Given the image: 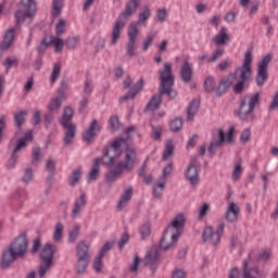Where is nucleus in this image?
<instances>
[{"label":"nucleus","mask_w":278,"mask_h":278,"mask_svg":"<svg viewBox=\"0 0 278 278\" xmlns=\"http://www.w3.org/2000/svg\"><path fill=\"white\" fill-rule=\"evenodd\" d=\"M122 147H125V159L124 162L118 161L116 163V160L123 155V150L121 149ZM136 149L129 147L127 139L123 137L116 138L111 142L110 146L104 147L101 157L93 159L91 168L87 174V182L90 184L92 181H97L99 178L101 163V165L106 166V168H112V166L116 164L114 168L109 169L105 173V182L114 184L116 179L123 175L124 170H134V166H136Z\"/></svg>","instance_id":"1"},{"label":"nucleus","mask_w":278,"mask_h":278,"mask_svg":"<svg viewBox=\"0 0 278 278\" xmlns=\"http://www.w3.org/2000/svg\"><path fill=\"white\" fill-rule=\"evenodd\" d=\"M27 249H29V239H27V232L23 231L9 244V247L2 250L0 268L2 270H8L16 260H23V257L27 255Z\"/></svg>","instance_id":"2"},{"label":"nucleus","mask_w":278,"mask_h":278,"mask_svg":"<svg viewBox=\"0 0 278 278\" xmlns=\"http://www.w3.org/2000/svg\"><path fill=\"white\" fill-rule=\"evenodd\" d=\"M186 217H184V214L180 213L174 217L160 240V251H170V249H175V244H177L179 236H181V231H184Z\"/></svg>","instance_id":"3"},{"label":"nucleus","mask_w":278,"mask_h":278,"mask_svg":"<svg viewBox=\"0 0 278 278\" xmlns=\"http://www.w3.org/2000/svg\"><path fill=\"white\" fill-rule=\"evenodd\" d=\"M257 105H260V92L247 93L240 98L238 108L233 110V114L243 123L255 121V108Z\"/></svg>","instance_id":"4"},{"label":"nucleus","mask_w":278,"mask_h":278,"mask_svg":"<svg viewBox=\"0 0 278 278\" xmlns=\"http://www.w3.org/2000/svg\"><path fill=\"white\" fill-rule=\"evenodd\" d=\"M140 5V0H128L124 7V12L117 16L115 24L113 25L111 33V45H116L118 38H121V29H125L127 21L131 18V15L137 12Z\"/></svg>","instance_id":"5"},{"label":"nucleus","mask_w":278,"mask_h":278,"mask_svg":"<svg viewBox=\"0 0 278 278\" xmlns=\"http://www.w3.org/2000/svg\"><path fill=\"white\" fill-rule=\"evenodd\" d=\"M160 85L159 93L162 97L166 94L168 99H175L177 97V91L173 90L175 86V76H173V66L169 63L164 64V70L160 72Z\"/></svg>","instance_id":"6"},{"label":"nucleus","mask_w":278,"mask_h":278,"mask_svg":"<svg viewBox=\"0 0 278 278\" xmlns=\"http://www.w3.org/2000/svg\"><path fill=\"white\" fill-rule=\"evenodd\" d=\"M203 88L206 94L215 92L216 97H223L229 88H231V76L220 78L217 87L214 76H207L203 81Z\"/></svg>","instance_id":"7"},{"label":"nucleus","mask_w":278,"mask_h":278,"mask_svg":"<svg viewBox=\"0 0 278 278\" xmlns=\"http://www.w3.org/2000/svg\"><path fill=\"white\" fill-rule=\"evenodd\" d=\"M251 62H253V53L251 51H247L241 65V80H238L232 88L235 94H242L244 92L247 81L251 79Z\"/></svg>","instance_id":"8"},{"label":"nucleus","mask_w":278,"mask_h":278,"mask_svg":"<svg viewBox=\"0 0 278 278\" xmlns=\"http://www.w3.org/2000/svg\"><path fill=\"white\" fill-rule=\"evenodd\" d=\"M235 134H236V127L233 126L229 127L226 135L223 129H218V132H217L218 139L215 141H212L207 148L208 157H214V155H216V149L225 144V138H226L227 144H236Z\"/></svg>","instance_id":"9"},{"label":"nucleus","mask_w":278,"mask_h":278,"mask_svg":"<svg viewBox=\"0 0 278 278\" xmlns=\"http://www.w3.org/2000/svg\"><path fill=\"white\" fill-rule=\"evenodd\" d=\"M23 10L18 9L14 13L15 24L18 27L21 23H25V18H34L36 16V0H20Z\"/></svg>","instance_id":"10"},{"label":"nucleus","mask_w":278,"mask_h":278,"mask_svg":"<svg viewBox=\"0 0 278 278\" xmlns=\"http://www.w3.org/2000/svg\"><path fill=\"white\" fill-rule=\"evenodd\" d=\"M53 255H55V245L46 243L39 254V257L41 258L38 269L39 277H45V275H47V269L51 268V264H53Z\"/></svg>","instance_id":"11"},{"label":"nucleus","mask_w":278,"mask_h":278,"mask_svg":"<svg viewBox=\"0 0 278 278\" xmlns=\"http://www.w3.org/2000/svg\"><path fill=\"white\" fill-rule=\"evenodd\" d=\"M29 142H34V131L31 130L24 132V136L20 140H17L16 146L13 149L11 157L7 165L8 170H12V168L16 166V162L18 160V155H16V153H18L21 149H25L27 144H29Z\"/></svg>","instance_id":"12"},{"label":"nucleus","mask_w":278,"mask_h":278,"mask_svg":"<svg viewBox=\"0 0 278 278\" xmlns=\"http://www.w3.org/2000/svg\"><path fill=\"white\" fill-rule=\"evenodd\" d=\"M273 60L271 54H265L261 58L257 64V72L255 76V84L262 88L268 81V65Z\"/></svg>","instance_id":"13"},{"label":"nucleus","mask_w":278,"mask_h":278,"mask_svg":"<svg viewBox=\"0 0 278 278\" xmlns=\"http://www.w3.org/2000/svg\"><path fill=\"white\" fill-rule=\"evenodd\" d=\"M223 231H225V223L220 222L216 228V231L212 229L211 226H206L202 232V241L208 242L213 247H216L218 242H220V238L223 237Z\"/></svg>","instance_id":"14"},{"label":"nucleus","mask_w":278,"mask_h":278,"mask_svg":"<svg viewBox=\"0 0 278 278\" xmlns=\"http://www.w3.org/2000/svg\"><path fill=\"white\" fill-rule=\"evenodd\" d=\"M199 173H201V163L199 162V159L193 157L190 160L189 165L185 170V178L187 179V181H189L190 186L192 187L199 186V181H200Z\"/></svg>","instance_id":"15"},{"label":"nucleus","mask_w":278,"mask_h":278,"mask_svg":"<svg viewBox=\"0 0 278 278\" xmlns=\"http://www.w3.org/2000/svg\"><path fill=\"white\" fill-rule=\"evenodd\" d=\"M143 265L151 270V277H153L160 268V251L157 249L148 251L143 257Z\"/></svg>","instance_id":"16"},{"label":"nucleus","mask_w":278,"mask_h":278,"mask_svg":"<svg viewBox=\"0 0 278 278\" xmlns=\"http://www.w3.org/2000/svg\"><path fill=\"white\" fill-rule=\"evenodd\" d=\"M242 278H265L268 276V271L260 269L258 267H249V261L243 262Z\"/></svg>","instance_id":"17"},{"label":"nucleus","mask_w":278,"mask_h":278,"mask_svg":"<svg viewBox=\"0 0 278 278\" xmlns=\"http://www.w3.org/2000/svg\"><path fill=\"white\" fill-rule=\"evenodd\" d=\"M16 36L15 28H9L4 33L2 41H0V62L3 58V51H10V47L14 43V38Z\"/></svg>","instance_id":"18"},{"label":"nucleus","mask_w":278,"mask_h":278,"mask_svg":"<svg viewBox=\"0 0 278 278\" xmlns=\"http://www.w3.org/2000/svg\"><path fill=\"white\" fill-rule=\"evenodd\" d=\"M97 131H101L99 121L92 119L88 129L83 132V140L86 142V144H92V142H94V138H97Z\"/></svg>","instance_id":"19"},{"label":"nucleus","mask_w":278,"mask_h":278,"mask_svg":"<svg viewBox=\"0 0 278 278\" xmlns=\"http://www.w3.org/2000/svg\"><path fill=\"white\" fill-rule=\"evenodd\" d=\"M142 90H144V78L137 80L128 92L119 98V103H125V101H129V99H136L138 93L142 92Z\"/></svg>","instance_id":"20"},{"label":"nucleus","mask_w":278,"mask_h":278,"mask_svg":"<svg viewBox=\"0 0 278 278\" xmlns=\"http://www.w3.org/2000/svg\"><path fill=\"white\" fill-rule=\"evenodd\" d=\"M88 204V199L86 198V193H81L74 202V207L72 210V217L77 218L81 214V210L86 207Z\"/></svg>","instance_id":"21"},{"label":"nucleus","mask_w":278,"mask_h":278,"mask_svg":"<svg viewBox=\"0 0 278 278\" xmlns=\"http://www.w3.org/2000/svg\"><path fill=\"white\" fill-rule=\"evenodd\" d=\"M194 74L192 70V63L188 61H184L182 66L180 67V79L184 84H188V81L192 80V75Z\"/></svg>","instance_id":"22"},{"label":"nucleus","mask_w":278,"mask_h":278,"mask_svg":"<svg viewBox=\"0 0 278 278\" xmlns=\"http://www.w3.org/2000/svg\"><path fill=\"white\" fill-rule=\"evenodd\" d=\"M71 121H73V108L65 106L59 123L62 127L75 126V124L71 123Z\"/></svg>","instance_id":"23"},{"label":"nucleus","mask_w":278,"mask_h":278,"mask_svg":"<svg viewBox=\"0 0 278 278\" xmlns=\"http://www.w3.org/2000/svg\"><path fill=\"white\" fill-rule=\"evenodd\" d=\"M240 214V207L236 205V203H230L227 212L225 213V218L228 223H237L238 215Z\"/></svg>","instance_id":"24"},{"label":"nucleus","mask_w":278,"mask_h":278,"mask_svg":"<svg viewBox=\"0 0 278 278\" xmlns=\"http://www.w3.org/2000/svg\"><path fill=\"white\" fill-rule=\"evenodd\" d=\"M131 197H134V189L130 187L121 195L116 206L117 212H123V207H125L127 203L131 201Z\"/></svg>","instance_id":"25"},{"label":"nucleus","mask_w":278,"mask_h":278,"mask_svg":"<svg viewBox=\"0 0 278 278\" xmlns=\"http://www.w3.org/2000/svg\"><path fill=\"white\" fill-rule=\"evenodd\" d=\"M160 105H162V96L159 92L151 97L144 110L146 112H155V110H160Z\"/></svg>","instance_id":"26"},{"label":"nucleus","mask_w":278,"mask_h":278,"mask_svg":"<svg viewBox=\"0 0 278 278\" xmlns=\"http://www.w3.org/2000/svg\"><path fill=\"white\" fill-rule=\"evenodd\" d=\"M201 108V100L193 99L187 106V121H192Z\"/></svg>","instance_id":"27"},{"label":"nucleus","mask_w":278,"mask_h":278,"mask_svg":"<svg viewBox=\"0 0 278 278\" xmlns=\"http://www.w3.org/2000/svg\"><path fill=\"white\" fill-rule=\"evenodd\" d=\"M90 248L86 242L80 241L76 247V257L90 258Z\"/></svg>","instance_id":"28"},{"label":"nucleus","mask_w":278,"mask_h":278,"mask_svg":"<svg viewBox=\"0 0 278 278\" xmlns=\"http://www.w3.org/2000/svg\"><path fill=\"white\" fill-rule=\"evenodd\" d=\"M63 129H66L63 138V142L65 146H68L71 144V142H73V138H75L77 126H67V127H63Z\"/></svg>","instance_id":"29"},{"label":"nucleus","mask_w":278,"mask_h":278,"mask_svg":"<svg viewBox=\"0 0 278 278\" xmlns=\"http://www.w3.org/2000/svg\"><path fill=\"white\" fill-rule=\"evenodd\" d=\"M25 116H27V112L25 111H18L13 115L16 129H23V125H25Z\"/></svg>","instance_id":"30"},{"label":"nucleus","mask_w":278,"mask_h":278,"mask_svg":"<svg viewBox=\"0 0 278 278\" xmlns=\"http://www.w3.org/2000/svg\"><path fill=\"white\" fill-rule=\"evenodd\" d=\"M62 8H64V0H52L51 17L58 18L62 14Z\"/></svg>","instance_id":"31"},{"label":"nucleus","mask_w":278,"mask_h":278,"mask_svg":"<svg viewBox=\"0 0 278 278\" xmlns=\"http://www.w3.org/2000/svg\"><path fill=\"white\" fill-rule=\"evenodd\" d=\"M88 264H90V258L77 257L76 262V274L84 275L86 273V268H88Z\"/></svg>","instance_id":"32"},{"label":"nucleus","mask_w":278,"mask_h":278,"mask_svg":"<svg viewBox=\"0 0 278 278\" xmlns=\"http://www.w3.org/2000/svg\"><path fill=\"white\" fill-rule=\"evenodd\" d=\"M213 41L217 46L225 45V42L229 41V35H227V29H225V27H222L219 33L214 37Z\"/></svg>","instance_id":"33"},{"label":"nucleus","mask_w":278,"mask_h":278,"mask_svg":"<svg viewBox=\"0 0 278 278\" xmlns=\"http://www.w3.org/2000/svg\"><path fill=\"white\" fill-rule=\"evenodd\" d=\"M2 65L5 68V73H10L11 68H16L18 66V59L16 56H8L3 62Z\"/></svg>","instance_id":"34"},{"label":"nucleus","mask_w":278,"mask_h":278,"mask_svg":"<svg viewBox=\"0 0 278 278\" xmlns=\"http://www.w3.org/2000/svg\"><path fill=\"white\" fill-rule=\"evenodd\" d=\"M63 100L60 98H53L48 104L49 113L53 114V112H60V108H62Z\"/></svg>","instance_id":"35"},{"label":"nucleus","mask_w":278,"mask_h":278,"mask_svg":"<svg viewBox=\"0 0 278 278\" xmlns=\"http://www.w3.org/2000/svg\"><path fill=\"white\" fill-rule=\"evenodd\" d=\"M184 127V119L181 117H176L169 123V131L177 134V131H181Z\"/></svg>","instance_id":"36"},{"label":"nucleus","mask_w":278,"mask_h":278,"mask_svg":"<svg viewBox=\"0 0 278 278\" xmlns=\"http://www.w3.org/2000/svg\"><path fill=\"white\" fill-rule=\"evenodd\" d=\"M60 73H62V65L56 63L53 65L51 74H50V84L53 86L55 81H58V77H60Z\"/></svg>","instance_id":"37"},{"label":"nucleus","mask_w":278,"mask_h":278,"mask_svg":"<svg viewBox=\"0 0 278 278\" xmlns=\"http://www.w3.org/2000/svg\"><path fill=\"white\" fill-rule=\"evenodd\" d=\"M139 236L141 240H147L151 236V223H144L140 226Z\"/></svg>","instance_id":"38"},{"label":"nucleus","mask_w":278,"mask_h":278,"mask_svg":"<svg viewBox=\"0 0 278 278\" xmlns=\"http://www.w3.org/2000/svg\"><path fill=\"white\" fill-rule=\"evenodd\" d=\"M67 89H68V80L66 79L61 80V86L58 89L59 97H55V98L61 99V101H64L66 99Z\"/></svg>","instance_id":"39"},{"label":"nucleus","mask_w":278,"mask_h":278,"mask_svg":"<svg viewBox=\"0 0 278 278\" xmlns=\"http://www.w3.org/2000/svg\"><path fill=\"white\" fill-rule=\"evenodd\" d=\"M109 127H110V130L113 132L118 131L121 129V121L116 115H112L110 117Z\"/></svg>","instance_id":"40"},{"label":"nucleus","mask_w":278,"mask_h":278,"mask_svg":"<svg viewBox=\"0 0 278 278\" xmlns=\"http://www.w3.org/2000/svg\"><path fill=\"white\" fill-rule=\"evenodd\" d=\"M166 186V181H159L153 186V197L154 199H160L162 197V192L164 191V187Z\"/></svg>","instance_id":"41"},{"label":"nucleus","mask_w":278,"mask_h":278,"mask_svg":"<svg viewBox=\"0 0 278 278\" xmlns=\"http://www.w3.org/2000/svg\"><path fill=\"white\" fill-rule=\"evenodd\" d=\"M138 38V24L137 22H132L128 28V40H137Z\"/></svg>","instance_id":"42"},{"label":"nucleus","mask_w":278,"mask_h":278,"mask_svg":"<svg viewBox=\"0 0 278 278\" xmlns=\"http://www.w3.org/2000/svg\"><path fill=\"white\" fill-rule=\"evenodd\" d=\"M81 179V170L80 169H74L72 174L68 176V184L70 186H76L77 181Z\"/></svg>","instance_id":"43"},{"label":"nucleus","mask_w":278,"mask_h":278,"mask_svg":"<svg viewBox=\"0 0 278 278\" xmlns=\"http://www.w3.org/2000/svg\"><path fill=\"white\" fill-rule=\"evenodd\" d=\"M79 42V37H68L64 41V47L68 49L70 51H73L74 49H77V43Z\"/></svg>","instance_id":"44"},{"label":"nucleus","mask_w":278,"mask_h":278,"mask_svg":"<svg viewBox=\"0 0 278 278\" xmlns=\"http://www.w3.org/2000/svg\"><path fill=\"white\" fill-rule=\"evenodd\" d=\"M31 157V164L36 166L40 162V157H42V150L40 147L33 149Z\"/></svg>","instance_id":"45"},{"label":"nucleus","mask_w":278,"mask_h":278,"mask_svg":"<svg viewBox=\"0 0 278 278\" xmlns=\"http://www.w3.org/2000/svg\"><path fill=\"white\" fill-rule=\"evenodd\" d=\"M34 179V169L31 167H26L24 169V175L22 176L23 184H28Z\"/></svg>","instance_id":"46"},{"label":"nucleus","mask_w":278,"mask_h":278,"mask_svg":"<svg viewBox=\"0 0 278 278\" xmlns=\"http://www.w3.org/2000/svg\"><path fill=\"white\" fill-rule=\"evenodd\" d=\"M62 231H64V226H62V223H56L53 235L54 242H60V240H62Z\"/></svg>","instance_id":"47"},{"label":"nucleus","mask_w":278,"mask_h":278,"mask_svg":"<svg viewBox=\"0 0 278 278\" xmlns=\"http://www.w3.org/2000/svg\"><path fill=\"white\" fill-rule=\"evenodd\" d=\"M242 66L237 67L233 73L228 74L226 77H230L231 86L233 85V79L242 80Z\"/></svg>","instance_id":"48"},{"label":"nucleus","mask_w":278,"mask_h":278,"mask_svg":"<svg viewBox=\"0 0 278 278\" xmlns=\"http://www.w3.org/2000/svg\"><path fill=\"white\" fill-rule=\"evenodd\" d=\"M53 121H55V116L53 115V113H46L43 115V127L45 129H49V127H51V125H53Z\"/></svg>","instance_id":"49"},{"label":"nucleus","mask_w":278,"mask_h":278,"mask_svg":"<svg viewBox=\"0 0 278 278\" xmlns=\"http://www.w3.org/2000/svg\"><path fill=\"white\" fill-rule=\"evenodd\" d=\"M79 225H75L72 230L68 233V242L73 243L77 240L78 236H79Z\"/></svg>","instance_id":"50"},{"label":"nucleus","mask_w":278,"mask_h":278,"mask_svg":"<svg viewBox=\"0 0 278 278\" xmlns=\"http://www.w3.org/2000/svg\"><path fill=\"white\" fill-rule=\"evenodd\" d=\"M173 151H175V146L172 142L167 143L163 151V161L166 162L168 157L173 155Z\"/></svg>","instance_id":"51"},{"label":"nucleus","mask_w":278,"mask_h":278,"mask_svg":"<svg viewBox=\"0 0 278 278\" xmlns=\"http://www.w3.org/2000/svg\"><path fill=\"white\" fill-rule=\"evenodd\" d=\"M149 16H151V9L146 5L143 11L139 13V23H146V21H149Z\"/></svg>","instance_id":"52"},{"label":"nucleus","mask_w":278,"mask_h":278,"mask_svg":"<svg viewBox=\"0 0 278 278\" xmlns=\"http://www.w3.org/2000/svg\"><path fill=\"white\" fill-rule=\"evenodd\" d=\"M50 42H52L56 53H60V51L64 49V40H62L61 38H52Z\"/></svg>","instance_id":"53"},{"label":"nucleus","mask_w":278,"mask_h":278,"mask_svg":"<svg viewBox=\"0 0 278 278\" xmlns=\"http://www.w3.org/2000/svg\"><path fill=\"white\" fill-rule=\"evenodd\" d=\"M225 53V49L219 48L216 51L213 52L212 56L207 59V62L210 64L216 62V60H218V58H223V54Z\"/></svg>","instance_id":"54"},{"label":"nucleus","mask_w":278,"mask_h":278,"mask_svg":"<svg viewBox=\"0 0 278 278\" xmlns=\"http://www.w3.org/2000/svg\"><path fill=\"white\" fill-rule=\"evenodd\" d=\"M90 101V97H86L84 96L79 102V108H78V112L79 114H84V112H86V110L88 109V103Z\"/></svg>","instance_id":"55"},{"label":"nucleus","mask_w":278,"mask_h":278,"mask_svg":"<svg viewBox=\"0 0 278 278\" xmlns=\"http://www.w3.org/2000/svg\"><path fill=\"white\" fill-rule=\"evenodd\" d=\"M64 29H66V21L60 20L59 23L55 25L56 36H62V34H64Z\"/></svg>","instance_id":"56"},{"label":"nucleus","mask_w":278,"mask_h":278,"mask_svg":"<svg viewBox=\"0 0 278 278\" xmlns=\"http://www.w3.org/2000/svg\"><path fill=\"white\" fill-rule=\"evenodd\" d=\"M101 266H103V256L98 254V256L93 261V270L97 273H101Z\"/></svg>","instance_id":"57"},{"label":"nucleus","mask_w":278,"mask_h":278,"mask_svg":"<svg viewBox=\"0 0 278 278\" xmlns=\"http://www.w3.org/2000/svg\"><path fill=\"white\" fill-rule=\"evenodd\" d=\"M93 90H94V87L92 85V79L85 80V84H84V92H85V94H88V97H90V94H92Z\"/></svg>","instance_id":"58"},{"label":"nucleus","mask_w":278,"mask_h":278,"mask_svg":"<svg viewBox=\"0 0 278 278\" xmlns=\"http://www.w3.org/2000/svg\"><path fill=\"white\" fill-rule=\"evenodd\" d=\"M151 138L153 140H162V128L152 126Z\"/></svg>","instance_id":"59"},{"label":"nucleus","mask_w":278,"mask_h":278,"mask_svg":"<svg viewBox=\"0 0 278 278\" xmlns=\"http://www.w3.org/2000/svg\"><path fill=\"white\" fill-rule=\"evenodd\" d=\"M155 35L149 34L147 35L146 39L143 40L142 51H149V46L153 42Z\"/></svg>","instance_id":"60"},{"label":"nucleus","mask_w":278,"mask_h":278,"mask_svg":"<svg viewBox=\"0 0 278 278\" xmlns=\"http://www.w3.org/2000/svg\"><path fill=\"white\" fill-rule=\"evenodd\" d=\"M242 175V165L239 163L235 166L232 172V179L233 181H238Z\"/></svg>","instance_id":"61"},{"label":"nucleus","mask_w":278,"mask_h":278,"mask_svg":"<svg viewBox=\"0 0 278 278\" xmlns=\"http://www.w3.org/2000/svg\"><path fill=\"white\" fill-rule=\"evenodd\" d=\"M55 173H50V175L46 179V194H49L51 192V188H53V179H54Z\"/></svg>","instance_id":"62"},{"label":"nucleus","mask_w":278,"mask_h":278,"mask_svg":"<svg viewBox=\"0 0 278 278\" xmlns=\"http://www.w3.org/2000/svg\"><path fill=\"white\" fill-rule=\"evenodd\" d=\"M251 140V129L245 128L240 136V141L243 142V144H247Z\"/></svg>","instance_id":"63"},{"label":"nucleus","mask_w":278,"mask_h":278,"mask_svg":"<svg viewBox=\"0 0 278 278\" xmlns=\"http://www.w3.org/2000/svg\"><path fill=\"white\" fill-rule=\"evenodd\" d=\"M270 260V252L264 251L257 254L256 262L260 264L261 262H268Z\"/></svg>","instance_id":"64"}]
</instances>
